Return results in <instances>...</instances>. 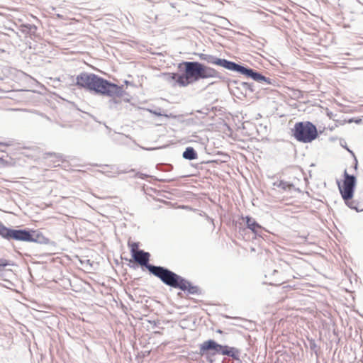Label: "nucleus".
Segmentation results:
<instances>
[{"label":"nucleus","instance_id":"nucleus-1","mask_svg":"<svg viewBox=\"0 0 363 363\" xmlns=\"http://www.w3.org/2000/svg\"><path fill=\"white\" fill-rule=\"evenodd\" d=\"M128 247L134 260L140 265L145 267L150 273L160 279L166 285L180 289L182 291H187L192 294L197 293V287L192 286L190 282L182 277L162 267L149 264L150 254L139 250V242L129 240Z\"/></svg>","mask_w":363,"mask_h":363},{"label":"nucleus","instance_id":"nucleus-2","mask_svg":"<svg viewBox=\"0 0 363 363\" xmlns=\"http://www.w3.org/2000/svg\"><path fill=\"white\" fill-rule=\"evenodd\" d=\"M178 69L181 73H173L172 79L181 86H186L200 79L216 76L215 69L198 62H183L179 64Z\"/></svg>","mask_w":363,"mask_h":363},{"label":"nucleus","instance_id":"nucleus-3","mask_svg":"<svg viewBox=\"0 0 363 363\" xmlns=\"http://www.w3.org/2000/svg\"><path fill=\"white\" fill-rule=\"evenodd\" d=\"M76 85L97 94L111 97L123 96V87L104 79L94 74L83 72L76 77Z\"/></svg>","mask_w":363,"mask_h":363},{"label":"nucleus","instance_id":"nucleus-4","mask_svg":"<svg viewBox=\"0 0 363 363\" xmlns=\"http://www.w3.org/2000/svg\"><path fill=\"white\" fill-rule=\"evenodd\" d=\"M199 354L201 356L222 354L238 359L240 352L235 347L222 345L213 340H208L201 344L199 347Z\"/></svg>","mask_w":363,"mask_h":363},{"label":"nucleus","instance_id":"nucleus-5","mask_svg":"<svg viewBox=\"0 0 363 363\" xmlns=\"http://www.w3.org/2000/svg\"><path fill=\"white\" fill-rule=\"evenodd\" d=\"M292 135L299 142L308 143L318 137L316 127L311 122H298L291 130Z\"/></svg>","mask_w":363,"mask_h":363},{"label":"nucleus","instance_id":"nucleus-6","mask_svg":"<svg viewBox=\"0 0 363 363\" xmlns=\"http://www.w3.org/2000/svg\"><path fill=\"white\" fill-rule=\"evenodd\" d=\"M344 181L339 185V189L345 203L351 208H356L355 203L352 201L353 192L356 179L354 176L350 175L347 171L344 172Z\"/></svg>","mask_w":363,"mask_h":363},{"label":"nucleus","instance_id":"nucleus-7","mask_svg":"<svg viewBox=\"0 0 363 363\" xmlns=\"http://www.w3.org/2000/svg\"><path fill=\"white\" fill-rule=\"evenodd\" d=\"M0 235L8 240L13 239L26 242L33 241V238L29 231L26 230L10 229L6 228L4 224L1 229Z\"/></svg>","mask_w":363,"mask_h":363},{"label":"nucleus","instance_id":"nucleus-8","mask_svg":"<svg viewBox=\"0 0 363 363\" xmlns=\"http://www.w3.org/2000/svg\"><path fill=\"white\" fill-rule=\"evenodd\" d=\"M210 62L216 65L222 66L229 69L240 70L242 73H246L247 75L252 76L254 79H257L259 76L257 73L254 72L252 69H246L234 62L227 61L226 60L216 59L214 60L210 61Z\"/></svg>","mask_w":363,"mask_h":363},{"label":"nucleus","instance_id":"nucleus-9","mask_svg":"<svg viewBox=\"0 0 363 363\" xmlns=\"http://www.w3.org/2000/svg\"><path fill=\"white\" fill-rule=\"evenodd\" d=\"M246 224L249 229L252 230L255 234H259L262 232V227L258 224L253 218L247 216Z\"/></svg>","mask_w":363,"mask_h":363},{"label":"nucleus","instance_id":"nucleus-10","mask_svg":"<svg viewBox=\"0 0 363 363\" xmlns=\"http://www.w3.org/2000/svg\"><path fill=\"white\" fill-rule=\"evenodd\" d=\"M183 157L188 160H194L196 158V153L192 147H188L184 152Z\"/></svg>","mask_w":363,"mask_h":363},{"label":"nucleus","instance_id":"nucleus-11","mask_svg":"<svg viewBox=\"0 0 363 363\" xmlns=\"http://www.w3.org/2000/svg\"><path fill=\"white\" fill-rule=\"evenodd\" d=\"M9 262L6 259H0V269L9 265Z\"/></svg>","mask_w":363,"mask_h":363},{"label":"nucleus","instance_id":"nucleus-12","mask_svg":"<svg viewBox=\"0 0 363 363\" xmlns=\"http://www.w3.org/2000/svg\"><path fill=\"white\" fill-rule=\"evenodd\" d=\"M282 283H283V281H279V282H278V283H275L274 284H276V285H280V284H282Z\"/></svg>","mask_w":363,"mask_h":363},{"label":"nucleus","instance_id":"nucleus-13","mask_svg":"<svg viewBox=\"0 0 363 363\" xmlns=\"http://www.w3.org/2000/svg\"><path fill=\"white\" fill-rule=\"evenodd\" d=\"M357 162L356 161L355 163H354V169H357Z\"/></svg>","mask_w":363,"mask_h":363}]
</instances>
